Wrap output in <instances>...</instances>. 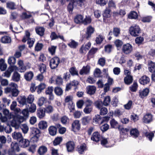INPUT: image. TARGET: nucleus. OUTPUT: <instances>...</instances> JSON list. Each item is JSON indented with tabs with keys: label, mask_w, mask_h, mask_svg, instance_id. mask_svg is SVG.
I'll list each match as a JSON object with an SVG mask.
<instances>
[{
	"label": "nucleus",
	"mask_w": 155,
	"mask_h": 155,
	"mask_svg": "<svg viewBox=\"0 0 155 155\" xmlns=\"http://www.w3.org/2000/svg\"><path fill=\"white\" fill-rule=\"evenodd\" d=\"M72 97L69 96H67L65 99V102H69L70 103V105H69L68 107L71 112H72V110L74 109V104L72 103Z\"/></svg>",
	"instance_id": "ddd939ff"
},
{
	"label": "nucleus",
	"mask_w": 155,
	"mask_h": 155,
	"mask_svg": "<svg viewBox=\"0 0 155 155\" xmlns=\"http://www.w3.org/2000/svg\"><path fill=\"white\" fill-rule=\"evenodd\" d=\"M11 148L8 151V155H15V150L18 152L19 151V147L18 143H12L11 145Z\"/></svg>",
	"instance_id": "39448f33"
},
{
	"label": "nucleus",
	"mask_w": 155,
	"mask_h": 155,
	"mask_svg": "<svg viewBox=\"0 0 155 155\" xmlns=\"http://www.w3.org/2000/svg\"><path fill=\"white\" fill-rule=\"evenodd\" d=\"M145 135L146 137L150 141H152V139L154 136V134L153 132H147L145 133Z\"/></svg>",
	"instance_id": "0e129e2a"
},
{
	"label": "nucleus",
	"mask_w": 155,
	"mask_h": 155,
	"mask_svg": "<svg viewBox=\"0 0 155 155\" xmlns=\"http://www.w3.org/2000/svg\"><path fill=\"white\" fill-rule=\"evenodd\" d=\"M47 101L46 98L42 97L39 98L38 101V104L39 106H41L44 103H45Z\"/></svg>",
	"instance_id": "58836bf2"
},
{
	"label": "nucleus",
	"mask_w": 155,
	"mask_h": 155,
	"mask_svg": "<svg viewBox=\"0 0 155 155\" xmlns=\"http://www.w3.org/2000/svg\"><path fill=\"white\" fill-rule=\"evenodd\" d=\"M8 63L11 65V67H9L8 68H13V66L16 63V59L13 56L10 57L8 59ZM15 68H18L15 67Z\"/></svg>",
	"instance_id": "c756f323"
},
{
	"label": "nucleus",
	"mask_w": 155,
	"mask_h": 155,
	"mask_svg": "<svg viewBox=\"0 0 155 155\" xmlns=\"http://www.w3.org/2000/svg\"><path fill=\"white\" fill-rule=\"evenodd\" d=\"M34 100V96L32 95H29L27 98H26V100L27 103L32 104Z\"/></svg>",
	"instance_id": "6e6d98bb"
},
{
	"label": "nucleus",
	"mask_w": 155,
	"mask_h": 155,
	"mask_svg": "<svg viewBox=\"0 0 155 155\" xmlns=\"http://www.w3.org/2000/svg\"><path fill=\"white\" fill-rule=\"evenodd\" d=\"M26 107L28 110V111L31 113L34 112L36 109L35 104L33 103L27 104Z\"/></svg>",
	"instance_id": "412c9836"
},
{
	"label": "nucleus",
	"mask_w": 155,
	"mask_h": 155,
	"mask_svg": "<svg viewBox=\"0 0 155 155\" xmlns=\"http://www.w3.org/2000/svg\"><path fill=\"white\" fill-rule=\"evenodd\" d=\"M91 21V19L90 16H86L84 20L83 19V24L84 25H87L90 23Z\"/></svg>",
	"instance_id": "09e8293b"
},
{
	"label": "nucleus",
	"mask_w": 155,
	"mask_h": 155,
	"mask_svg": "<svg viewBox=\"0 0 155 155\" xmlns=\"http://www.w3.org/2000/svg\"><path fill=\"white\" fill-rule=\"evenodd\" d=\"M25 120L24 117L17 114L14 116L13 119L11 122V126L15 128V129H18L20 127L21 123Z\"/></svg>",
	"instance_id": "f257e3e1"
},
{
	"label": "nucleus",
	"mask_w": 155,
	"mask_h": 155,
	"mask_svg": "<svg viewBox=\"0 0 155 155\" xmlns=\"http://www.w3.org/2000/svg\"><path fill=\"white\" fill-rule=\"evenodd\" d=\"M47 123L46 121L41 120L40 121L38 124V127L40 129H45L47 128Z\"/></svg>",
	"instance_id": "393cba45"
},
{
	"label": "nucleus",
	"mask_w": 155,
	"mask_h": 155,
	"mask_svg": "<svg viewBox=\"0 0 155 155\" xmlns=\"http://www.w3.org/2000/svg\"><path fill=\"white\" fill-rule=\"evenodd\" d=\"M100 109V114L101 115H104L107 114L108 112V110L107 108L105 107H103Z\"/></svg>",
	"instance_id": "4d7b16f0"
},
{
	"label": "nucleus",
	"mask_w": 155,
	"mask_h": 155,
	"mask_svg": "<svg viewBox=\"0 0 155 155\" xmlns=\"http://www.w3.org/2000/svg\"><path fill=\"white\" fill-rule=\"evenodd\" d=\"M45 110L42 109L40 108L39 109H38L37 110V116L39 118H42L45 116Z\"/></svg>",
	"instance_id": "c85d7f7f"
},
{
	"label": "nucleus",
	"mask_w": 155,
	"mask_h": 155,
	"mask_svg": "<svg viewBox=\"0 0 155 155\" xmlns=\"http://www.w3.org/2000/svg\"><path fill=\"white\" fill-rule=\"evenodd\" d=\"M138 88V84L137 83L134 81L132 85L130 87V91L132 92H136Z\"/></svg>",
	"instance_id": "37998d69"
},
{
	"label": "nucleus",
	"mask_w": 155,
	"mask_h": 155,
	"mask_svg": "<svg viewBox=\"0 0 155 155\" xmlns=\"http://www.w3.org/2000/svg\"><path fill=\"white\" fill-rule=\"evenodd\" d=\"M29 141L28 140L23 138L19 142V146L23 148L27 147L29 146Z\"/></svg>",
	"instance_id": "2eb2a0df"
},
{
	"label": "nucleus",
	"mask_w": 155,
	"mask_h": 155,
	"mask_svg": "<svg viewBox=\"0 0 155 155\" xmlns=\"http://www.w3.org/2000/svg\"><path fill=\"white\" fill-rule=\"evenodd\" d=\"M18 101L19 104H22L23 105H27V102L26 97L24 96L21 97L20 98H18Z\"/></svg>",
	"instance_id": "ea45409f"
},
{
	"label": "nucleus",
	"mask_w": 155,
	"mask_h": 155,
	"mask_svg": "<svg viewBox=\"0 0 155 155\" xmlns=\"http://www.w3.org/2000/svg\"><path fill=\"white\" fill-rule=\"evenodd\" d=\"M109 119V117H104L103 119H102L100 115L97 114L95 115V117L93 119V122H95L96 124H102L103 121L106 120H108Z\"/></svg>",
	"instance_id": "f8f14e48"
},
{
	"label": "nucleus",
	"mask_w": 155,
	"mask_h": 155,
	"mask_svg": "<svg viewBox=\"0 0 155 155\" xmlns=\"http://www.w3.org/2000/svg\"><path fill=\"white\" fill-rule=\"evenodd\" d=\"M36 33L40 36H42L44 35L45 28L42 27L38 26L35 28Z\"/></svg>",
	"instance_id": "a211bd4d"
},
{
	"label": "nucleus",
	"mask_w": 155,
	"mask_h": 155,
	"mask_svg": "<svg viewBox=\"0 0 155 155\" xmlns=\"http://www.w3.org/2000/svg\"><path fill=\"white\" fill-rule=\"evenodd\" d=\"M109 128V125L107 124H104L101 127V130L102 132H105L108 130Z\"/></svg>",
	"instance_id": "338daca9"
},
{
	"label": "nucleus",
	"mask_w": 155,
	"mask_h": 155,
	"mask_svg": "<svg viewBox=\"0 0 155 155\" xmlns=\"http://www.w3.org/2000/svg\"><path fill=\"white\" fill-rule=\"evenodd\" d=\"M94 105L96 107L100 109L103 107V103L101 101H97L94 103Z\"/></svg>",
	"instance_id": "603ef678"
},
{
	"label": "nucleus",
	"mask_w": 155,
	"mask_h": 155,
	"mask_svg": "<svg viewBox=\"0 0 155 155\" xmlns=\"http://www.w3.org/2000/svg\"><path fill=\"white\" fill-rule=\"evenodd\" d=\"M107 2L106 0H96V3L100 5L101 6H104L105 5Z\"/></svg>",
	"instance_id": "69168bd1"
},
{
	"label": "nucleus",
	"mask_w": 155,
	"mask_h": 155,
	"mask_svg": "<svg viewBox=\"0 0 155 155\" xmlns=\"http://www.w3.org/2000/svg\"><path fill=\"white\" fill-rule=\"evenodd\" d=\"M62 140L61 137H57L55 138L53 142V144L54 146L59 144Z\"/></svg>",
	"instance_id": "8fccbe9b"
},
{
	"label": "nucleus",
	"mask_w": 155,
	"mask_h": 155,
	"mask_svg": "<svg viewBox=\"0 0 155 155\" xmlns=\"http://www.w3.org/2000/svg\"><path fill=\"white\" fill-rule=\"evenodd\" d=\"M94 28L91 26H90L87 27V28L86 34L84 36V38L88 39L91 37V34L94 33Z\"/></svg>",
	"instance_id": "9d476101"
},
{
	"label": "nucleus",
	"mask_w": 155,
	"mask_h": 155,
	"mask_svg": "<svg viewBox=\"0 0 155 155\" xmlns=\"http://www.w3.org/2000/svg\"><path fill=\"white\" fill-rule=\"evenodd\" d=\"M11 41L10 37L7 36H5L2 37L1 39V42L3 43H10Z\"/></svg>",
	"instance_id": "c9c22d12"
},
{
	"label": "nucleus",
	"mask_w": 155,
	"mask_h": 155,
	"mask_svg": "<svg viewBox=\"0 0 155 155\" xmlns=\"http://www.w3.org/2000/svg\"><path fill=\"white\" fill-rule=\"evenodd\" d=\"M129 32L132 36L136 37L141 33V29L138 25L133 24L129 28Z\"/></svg>",
	"instance_id": "f03ea898"
},
{
	"label": "nucleus",
	"mask_w": 155,
	"mask_h": 155,
	"mask_svg": "<svg viewBox=\"0 0 155 155\" xmlns=\"http://www.w3.org/2000/svg\"><path fill=\"white\" fill-rule=\"evenodd\" d=\"M87 93L90 94H94L96 91V87L93 86H89L87 87Z\"/></svg>",
	"instance_id": "a878e982"
},
{
	"label": "nucleus",
	"mask_w": 155,
	"mask_h": 155,
	"mask_svg": "<svg viewBox=\"0 0 155 155\" xmlns=\"http://www.w3.org/2000/svg\"><path fill=\"white\" fill-rule=\"evenodd\" d=\"M72 127L74 131L76 130H79L80 128V124L79 121L77 120L74 121L72 124Z\"/></svg>",
	"instance_id": "4be33fe9"
},
{
	"label": "nucleus",
	"mask_w": 155,
	"mask_h": 155,
	"mask_svg": "<svg viewBox=\"0 0 155 155\" xmlns=\"http://www.w3.org/2000/svg\"><path fill=\"white\" fill-rule=\"evenodd\" d=\"M153 120V116L150 113L145 115L143 118V121L146 124H149Z\"/></svg>",
	"instance_id": "1a4fd4ad"
},
{
	"label": "nucleus",
	"mask_w": 155,
	"mask_h": 155,
	"mask_svg": "<svg viewBox=\"0 0 155 155\" xmlns=\"http://www.w3.org/2000/svg\"><path fill=\"white\" fill-rule=\"evenodd\" d=\"M78 45V43L74 40H72L70 43L68 44V45L70 48H76Z\"/></svg>",
	"instance_id": "de8ad7c7"
},
{
	"label": "nucleus",
	"mask_w": 155,
	"mask_h": 155,
	"mask_svg": "<svg viewBox=\"0 0 155 155\" xmlns=\"http://www.w3.org/2000/svg\"><path fill=\"white\" fill-rule=\"evenodd\" d=\"M55 94L58 96L61 95L63 92L62 89L59 87H56L55 88L54 90Z\"/></svg>",
	"instance_id": "c03bdc74"
},
{
	"label": "nucleus",
	"mask_w": 155,
	"mask_h": 155,
	"mask_svg": "<svg viewBox=\"0 0 155 155\" xmlns=\"http://www.w3.org/2000/svg\"><path fill=\"white\" fill-rule=\"evenodd\" d=\"M83 17L81 15H78L74 18V21L77 24L83 23Z\"/></svg>",
	"instance_id": "2f4dec72"
},
{
	"label": "nucleus",
	"mask_w": 155,
	"mask_h": 155,
	"mask_svg": "<svg viewBox=\"0 0 155 155\" xmlns=\"http://www.w3.org/2000/svg\"><path fill=\"white\" fill-rule=\"evenodd\" d=\"M60 60L59 58L55 57L52 58L50 61V66L51 68H56L60 63Z\"/></svg>",
	"instance_id": "0eeeda50"
},
{
	"label": "nucleus",
	"mask_w": 155,
	"mask_h": 155,
	"mask_svg": "<svg viewBox=\"0 0 155 155\" xmlns=\"http://www.w3.org/2000/svg\"><path fill=\"white\" fill-rule=\"evenodd\" d=\"M132 104V101L130 100L127 104L124 105V107L126 109L129 110L131 109Z\"/></svg>",
	"instance_id": "3c124183"
},
{
	"label": "nucleus",
	"mask_w": 155,
	"mask_h": 155,
	"mask_svg": "<svg viewBox=\"0 0 155 155\" xmlns=\"http://www.w3.org/2000/svg\"><path fill=\"white\" fill-rule=\"evenodd\" d=\"M47 148L45 146H42L38 149V152L41 155H43L47 151Z\"/></svg>",
	"instance_id": "e433bc0d"
},
{
	"label": "nucleus",
	"mask_w": 155,
	"mask_h": 155,
	"mask_svg": "<svg viewBox=\"0 0 155 155\" xmlns=\"http://www.w3.org/2000/svg\"><path fill=\"white\" fill-rule=\"evenodd\" d=\"M113 33L115 37H117L120 33V29L117 28H114Z\"/></svg>",
	"instance_id": "864d4df0"
},
{
	"label": "nucleus",
	"mask_w": 155,
	"mask_h": 155,
	"mask_svg": "<svg viewBox=\"0 0 155 155\" xmlns=\"http://www.w3.org/2000/svg\"><path fill=\"white\" fill-rule=\"evenodd\" d=\"M85 107L83 110L85 114H90L93 111V102L91 100L89 99H87L85 101Z\"/></svg>",
	"instance_id": "7ed1b4c3"
},
{
	"label": "nucleus",
	"mask_w": 155,
	"mask_h": 155,
	"mask_svg": "<svg viewBox=\"0 0 155 155\" xmlns=\"http://www.w3.org/2000/svg\"><path fill=\"white\" fill-rule=\"evenodd\" d=\"M46 85L44 83H41L38 87L37 92L39 94L43 90L45 87Z\"/></svg>",
	"instance_id": "49530a36"
},
{
	"label": "nucleus",
	"mask_w": 155,
	"mask_h": 155,
	"mask_svg": "<svg viewBox=\"0 0 155 155\" xmlns=\"http://www.w3.org/2000/svg\"><path fill=\"white\" fill-rule=\"evenodd\" d=\"M86 149V146L85 144L78 146L77 147L78 151L81 154H82Z\"/></svg>",
	"instance_id": "72a5a7b5"
},
{
	"label": "nucleus",
	"mask_w": 155,
	"mask_h": 155,
	"mask_svg": "<svg viewBox=\"0 0 155 155\" xmlns=\"http://www.w3.org/2000/svg\"><path fill=\"white\" fill-rule=\"evenodd\" d=\"M20 75L17 72H14L12 77V79L15 82H18L20 79Z\"/></svg>",
	"instance_id": "bb28decb"
},
{
	"label": "nucleus",
	"mask_w": 155,
	"mask_h": 155,
	"mask_svg": "<svg viewBox=\"0 0 155 155\" xmlns=\"http://www.w3.org/2000/svg\"><path fill=\"white\" fill-rule=\"evenodd\" d=\"M31 136H40L41 132L37 128L32 127L30 128Z\"/></svg>",
	"instance_id": "dca6fc26"
},
{
	"label": "nucleus",
	"mask_w": 155,
	"mask_h": 155,
	"mask_svg": "<svg viewBox=\"0 0 155 155\" xmlns=\"http://www.w3.org/2000/svg\"><path fill=\"white\" fill-rule=\"evenodd\" d=\"M48 130L49 134L52 136H55L57 133V128L54 126H50L48 128Z\"/></svg>",
	"instance_id": "5701e85b"
},
{
	"label": "nucleus",
	"mask_w": 155,
	"mask_h": 155,
	"mask_svg": "<svg viewBox=\"0 0 155 155\" xmlns=\"http://www.w3.org/2000/svg\"><path fill=\"white\" fill-rule=\"evenodd\" d=\"M101 72L99 68H96L95 69L94 73V75L95 77H101Z\"/></svg>",
	"instance_id": "5fc2aeb1"
},
{
	"label": "nucleus",
	"mask_w": 155,
	"mask_h": 155,
	"mask_svg": "<svg viewBox=\"0 0 155 155\" xmlns=\"http://www.w3.org/2000/svg\"><path fill=\"white\" fill-rule=\"evenodd\" d=\"M137 17V13L134 11L131 12L129 15V18H130L136 19Z\"/></svg>",
	"instance_id": "052dcab7"
},
{
	"label": "nucleus",
	"mask_w": 155,
	"mask_h": 155,
	"mask_svg": "<svg viewBox=\"0 0 155 155\" xmlns=\"http://www.w3.org/2000/svg\"><path fill=\"white\" fill-rule=\"evenodd\" d=\"M50 37L51 40L56 39L59 38L63 41L64 40V37L62 35H58L54 32H51Z\"/></svg>",
	"instance_id": "b1692460"
},
{
	"label": "nucleus",
	"mask_w": 155,
	"mask_h": 155,
	"mask_svg": "<svg viewBox=\"0 0 155 155\" xmlns=\"http://www.w3.org/2000/svg\"><path fill=\"white\" fill-rule=\"evenodd\" d=\"M131 120H133L134 122L137 121L139 119V116L137 114L133 113L130 116Z\"/></svg>",
	"instance_id": "13d9d810"
},
{
	"label": "nucleus",
	"mask_w": 155,
	"mask_h": 155,
	"mask_svg": "<svg viewBox=\"0 0 155 155\" xmlns=\"http://www.w3.org/2000/svg\"><path fill=\"white\" fill-rule=\"evenodd\" d=\"M110 98L109 96L105 97L103 102V105L105 106H108L110 104Z\"/></svg>",
	"instance_id": "79ce46f5"
},
{
	"label": "nucleus",
	"mask_w": 155,
	"mask_h": 155,
	"mask_svg": "<svg viewBox=\"0 0 155 155\" xmlns=\"http://www.w3.org/2000/svg\"><path fill=\"white\" fill-rule=\"evenodd\" d=\"M18 88V86L17 84L11 82L9 85L8 87L5 89V92L6 93H10L11 91Z\"/></svg>",
	"instance_id": "6e6552de"
},
{
	"label": "nucleus",
	"mask_w": 155,
	"mask_h": 155,
	"mask_svg": "<svg viewBox=\"0 0 155 155\" xmlns=\"http://www.w3.org/2000/svg\"><path fill=\"white\" fill-rule=\"evenodd\" d=\"M57 47L54 46H52L48 48L49 52L52 55L54 54Z\"/></svg>",
	"instance_id": "bf43d9fd"
},
{
	"label": "nucleus",
	"mask_w": 155,
	"mask_h": 155,
	"mask_svg": "<svg viewBox=\"0 0 155 155\" xmlns=\"http://www.w3.org/2000/svg\"><path fill=\"white\" fill-rule=\"evenodd\" d=\"M30 33L28 31L25 32V35L24 36L22 39V41L23 42H25L27 41H28V47L31 48L32 47L35 42V39L30 38Z\"/></svg>",
	"instance_id": "20e7f679"
},
{
	"label": "nucleus",
	"mask_w": 155,
	"mask_h": 155,
	"mask_svg": "<svg viewBox=\"0 0 155 155\" xmlns=\"http://www.w3.org/2000/svg\"><path fill=\"white\" fill-rule=\"evenodd\" d=\"M110 123L112 128H117L119 126L118 122L114 119H112L110 121Z\"/></svg>",
	"instance_id": "473e14b6"
},
{
	"label": "nucleus",
	"mask_w": 155,
	"mask_h": 155,
	"mask_svg": "<svg viewBox=\"0 0 155 155\" xmlns=\"http://www.w3.org/2000/svg\"><path fill=\"white\" fill-rule=\"evenodd\" d=\"M130 134L133 137L136 138L138 136L139 133L136 129H133L130 130Z\"/></svg>",
	"instance_id": "a19ab883"
},
{
	"label": "nucleus",
	"mask_w": 155,
	"mask_h": 155,
	"mask_svg": "<svg viewBox=\"0 0 155 155\" xmlns=\"http://www.w3.org/2000/svg\"><path fill=\"white\" fill-rule=\"evenodd\" d=\"M150 81L149 78L146 75L143 76L139 80V82L140 84L143 85L148 84Z\"/></svg>",
	"instance_id": "4468645a"
},
{
	"label": "nucleus",
	"mask_w": 155,
	"mask_h": 155,
	"mask_svg": "<svg viewBox=\"0 0 155 155\" xmlns=\"http://www.w3.org/2000/svg\"><path fill=\"white\" fill-rule=\"evenodd\" d=\"M12 136L14 140H16L18 141V142L23 138L21 134L19 132H14L12 134Z\"/></svg>",
	"instance_id": "6ab92c4d"
},
{
	"label": "nucleus",
	"mask_w": 155,
	"mask_h": 155,
	"mask_svg": "<svg viewBox=\"0 0 155 155\" xmlns=\"http://www.w3.org/2000/svg\"><path fill=\"white\" fill-rule=\"evenodd\" d=\"M43 46V45L42 43H37L35 45V50L37 51H40L42 49Z\"/></svg>",
	"instance_id": "e2e57ef3"
},
{
	"label": "nucleus",
	"mask_w": 155,
	"mask_h": 155,
	"mask_svg": "<svg viewBox=\"0 0 155 155\" xmlns=\"http://www.w3.org/2000/svg\"><path fill=\"white\" fill-rule=\"evenodd\" d=\"M33 77V73L31 71H29L26 73L24 75L25 79L28 81H30Z\"/></svg>",
	"instance_id": "7c9ffc66"
},
{
	"label": "nucleus",
	"mask_w": 155,
	"mask_h": 155,
	"mask_svg": "<svg viewBox=\"0 0 155 155\" xmlns=\"http://www.w3.org/2000/svg\"><path fill=\"white\" fill-rule=\"evenodd\" d=\"M66 147L68 152L72 151L74 148V143L72 141H69L66 143Z\"/></svg>",
	"instance_id": "f3484780"
},
{
	"label": "nucleus",
	"mask_w": 155,
	"mask_h": 155,
	"mask_svg": "<svg viewBox=\"0 0 155 155\" xmlns=\"http://www.w3.org/2000/svg\"><path fill=\"white\" fill-rule=\"evenodd\" d=\"M14 68H8L4 73V76L7 78H9L10 77L12 72L13 71Z\"/></svg>",
	"instance_id": "a18cd8bd"
},
{
	"label": "nucleus",
	"mask_w": 155,
	"mask_h": 155,
	"mask_svg": "<svg viewBox=\"0 0 155 155\" xmlns=\"http://www.w3.org/2000/svg\"><path fill=\"white\" fill-rule=\"evenodd\" d=\"M61 121L62 124H66L68 123L69 120L67 117L64 116L61 118Z\"/></svg>",
	"instance_id": "774afa93"
},
{
	"label": "nucleus",
	"mask_w": 155,
	"mask_h": 155,
	"mask_svg": "<svg viewBox=\"0 0 155 155\" xmlns=\"http://www.w3.org/2000/svg\"><path fill=\"white\" fill-rule=\"evenodd\" d=\"M44 109L45 113L49 114L51 113L54 110L53 107L50 105H45Z\"/></svg>",
	"instance_id": "f704fd0d"
},
{
	"label": "nucleus",
	"mask_w": 155,
	"mask_h": 155,
	"mask_svg": "<svg viewBox=\"0 0 155 155\" xmlns=\"http://www.w3.org/2000/svg\"><path fill=\"white\" fill-rule=\"evenodd\" d=\"M97 49L96 48H92L89 51L87 56V59L89 60L90 58H92L93 55L97 52Z\"/></svg>",
	"instance_id": "cd10ccee"
},
{
	"label": "nucleus",
	"mask_w": 155,
	"mask_h": 155,
	"mask_svg": "<svg viewBox=\"0 0 155 155\" xmlns=\"http://www.w3.org/2000/svg\"><path fill=\"white\" fill-rule=\"evenodd\" d=\"M122 52L125 54H130L133 51V47L129 43H127L124 45L122 47Z\"/></svg>",
	"instance_id": "423d86ee"
},
{
	"label": "nucleus",
	"mask_w": 155,
	"mask_h": 155,
	"mask_svg": "<svg viewBox=\"0 0 155 155\" xmlns=\"http://www.w3.org/2000/svg\"><path fill=\"white\" fill-rule=\"evenodd\" d=\"M102 136L98 132H95L92 134L91 139L96 142H97L101 139Z\"/></svg>",
	"instance_id": "9b49d317"
},
{
	"label": "nucleus",
	"mask_w": 155,
	"mask_h": 155,
	"mask_svg": "<svg viewBox=\"0 0 155 155\" xmlns=\"http://www.w3.org/2000/svg\"><path fill=\"white\" fill-rule=\"evenodd\" d=\"M104 39V38L103 36L101 35H99L98 37L96 38V41L97 44H100L103 41Z\"/></svg>",
	"instance_id": "680f3d73"
},
{
	"label": "nucleus",
	"mask_w": 155,
	"mask_h": 155,
	"mask_svg": "<svg viewBox=\"0 0 155 155\" xmlns=\"http://www.w3.org/2000/svg\"><path fill=\"white\" fill-rule=\"evenodd\" d=\"M124 82L127 85H129L133 81V79L131 76H126L124 78Z\"/></svg>",
	"instance_id": "4c0bfd02"
},
{
	"label": "nucleus",
	"mask_w": 155,
	"mask_h": 155,
	"mask_svg": "<svg viewBox=\"0 0 155 155\" xmlns=\"http://www.w3.org/2000/svg\"><path fill=\"white\" fill-rule=\"evenodd\" d=\"M150 91L149 89L146 88L143 90L140 91L139 92L140 97L141 98H143L148 95Z\"/></svg>",
	"instance_id": "aec40b11"
}]
</instances>
